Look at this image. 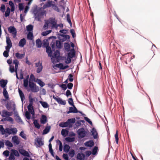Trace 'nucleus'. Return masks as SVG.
I'll return each instance as SVG.
<instances>
[{
	"label": "nucleus",
	"mask_w": 160,
	"mask_h": 160,
	"mask_svg": "<svg viewBox=\"0 0 160 160\" xmlns=\"http://www.w3.org/2000/svg\"><path fill=\"white\" fill-rule=\"evenodd\" d=\"M53 3H54V2L51 0H48L43 6V8L45 9L47 8L51 7Z\"/></svg>",
	"instance_id": "nucleus-11"
},
{
	"label": "nucleus",
	"mask_w": 160,
	"mask_h": 160,
	"mask_svg": "<svg viewBox=\"0 0 160 160\" xmlns=\"http://www.w3.org/2000/svg\"><path fill=\"white\" fill-rule=\"evenodd\" d=\"M52 32L51 30H47L43 32L42 33V35L43 36H45L49 34L50 33Z\"/></svg>",
	"instance_id": "nucleus-51"
},
{
	"label": "nucleus",
	"mask_w": 160,
	"mask_h": 160,
	"mask_svg": "<svg viewBox=\"0 0 160 160\" xmlns=\"http://www.w3.org/2000/svg\"><path fill=\"white\" fill-rule=\"evenodd\" d=\"M19 152L20 154L24 156L30 157V155L24 149H21L19 150Z\"/></svg>",
	"instance_id": "nucleus-22"
},
{
	"label": "nucleus",
	"mask_w": 160,
	"mask_h": 160,
	"mask_svg": "<svg viewBox=\"0 0 160 160\" xmlns=\"http://www.w3.org/2000/svg\"><path fill=\"white\" fill-rule=\"evenodd\" d=\"M47 121V118L46 116L44 115L42 116L40 119V121L42 123L45 124Z\"/></svg>",
	"instance_id": "nucleus-28"
},
{
	"label": "nucleus",
	"mask_w": 160,
	"mask_h": 160,
	"mask_svg": "<svg viewBox=\"0 0 160 160\" xmlns=\"http://www.w3.org/2000/svg\"><path fill=\"white\" fill-rule=\"evenodd\" d=\"M36 139L37 142L38 143L37 146L38 147H40L44 144L43 141L42 139V138H37Z\"/></svg>",
	"instance_id": "nucleus-18"
},
{
	"label": "nucleus",
	"mask_w": 160,
	"mask_h": 160,
	"mask_svg": "<svg viewBox=\"0 0 160 160\" xmlns=\"http://www.w3.org/2000/svg\"><path fill=\"white\" fill-rule=\"evenodd\" d=\"M5 134L7 133L9 135L10 134H16L18 130L16 128H6L5 129Z\"/></svg>",
	"instance_id": "nucleus-3"
},
{
	"label": "nucleus",
	"mask_w": 160,
	"mask_h": 160,
	"mask_svg": "<svg viewBox=\"0 0 160 160\" xmlns=\"http://www.w3.org/2000/svg\"><path fill=\"white\" fill-rule=\"evenodd\" d=\"M48 22L52 25V28H56L57 26V21L55 18H50L48 20Z\"/></svg>",
	"instance_id": "nucleus-10"
},
{
	"label": "nucleus",
	"mask_w": 160,
	"mask_h": 160,
	"mask_svg": "<svg viewBox=\"0 0 160 160\" xmlns=\"http://www.w3.org/2000/svg\"><path fill=\"white\" fill-rule=\"evenodd\" d=\"M91 134L93 136L94 139H97L98 138V134L96 129L93 128L91 131Z\"/></svg>",
	"instance_id": "nucleus-14"
},
{
	"label": "nucleus",
	"mask_w": 160,
	"mask_h": 160,
	"mask_svg": "<svg viewBox=\"0 0 160 160\" xmlns=\"http://www.w3.org/2000/svg\"><path fill=\"white\" fill-rule=\"evenodd\" d=\"M36 67L37 68L36 70V72L37 73H40L42 71L43 68V66L42 65V63L40 61H39L38 62L35 63Z\"/></svg>",
	"instance_id": "nucleus-7"
},
{
	"label": "nucleus",
	"mask_w": 160,
	"mask_h": 160,
	"mask_svg": "<svg viewBox=\"0 0 160 160\" xmlns=\"http://www.w3.org/2000/svg\"><path fill=\"white\" fill-rule=\"evenodd\" d=\"M62 157L65 160H69V157L67 154L63 153L62 155Z\"/></svg>",
	"instance_id": "nucleus-64"
},
{
	"label": "nucleus",
	"mask_w": 160,
	"mask_h": 160,
	"mask_svg": "<svg viewBox=\"0 0 160 160\" xmlns=\"http://www.w3.org/2000/svg\"><path fill=\"white\" fill-rule=\"evenodd\" d=\"M64 47L66 50L67 51H69L70 49V46L69 43H65Z\"/></svg>",
	"instance_id": "nucleus-52"
},
{
	"label": "nucleus",
	"mask_w": 160,
	"mask_h": 160,
	"mask_svg": "<svg viewBox=\"0 0 160 160\" xmlns=\"http://www.w3.org/2000/svg\"><path fill=\"white\" fill-rule=\"evenodd\" d=\"M71 52L68 53V57L70 58H72L75 56V51L73 48L71 50Z\"/></svg>",
	"instance_id": "nucleus-21"
},
{
	"label": "nucleus",
	"mask_w": 160,
	"mask_h": 160,
	"mask_svg": "<svg viewBox=\"0 0 160 160\" xmlns=\"http://www.w3.org/2000/svg\"><path fill=\"white\" fill-rule=\"evenodd\" d=\"M29 76L28 75L23 80V86L25 88H27L28 86V81Z\"/></svg>",
	"instance_id": "nucleus-30"
},
{
	"label": "nucleus",
	"mask_w": 160,
	"mask_h": 160,
	"mask_svg": "<svg viewBox=\"0 0 160 160\" xmlns=\"http://www.w3.org/2000/svg\"><path fill=\"white\" fill-rule=\"evenodd\" d=\"M65 140L68 142H72L75 141V138L74 137H66L65 138Z\"/></svg>",
	"instance_id": "nucleus-41"
},
{
	"label": "nucleus",
	"mask_w": 160,
	"mask_h": 160,
	"mask_svg": "<svg viewBox=\"0 0 160 160\" xmlns=\"http://www.w3.org/2000/svg\"><path fill=\"white\" fill-rule=\"evenodd\" d=\"M33 124L35 126V127L38 129H39L40 128V125L38 123L37 120L35 119L33 122Z\"/></svg>",
	"instance_id": "nucleus-43"
},
{
	"label": "nucleus",
	"mask_w": 160,
	"mask_h": 160,
	"mask_svg": "<svg viewBox=\"0 0 160 160\" xmlns=\"http://www.w3.org/2000/svg\"><path fill=\"white\" fill-rule=\"evenodd\" d=\"M70 146L67 144L64 145L63 150L65 152H68L70 150Z\"/></svg>",
	"instance_id": "nucleus-32"
},
{
	"label": "nucleus",
	"mask_w": 160,
	"mask_h": 160,
	"mask_svg": "<svg viewBox=\"0 0 160 160\" xmlns=\"http://www.w3.org/2000/svg\"><path fill=\"white\" fill-rule=\"evenodd\" d=\"M9 32L11 33L13 38H16L17 35V31L16 28L13 26H10L8 28Z\"/></svg>",
	"instance_id": "nucleus-4"
},
{
	"label": "nucleus",
	"mask_w": 160,
	"mask_h": 160,
	"mask_svg": "<svg viewBox=\"0 0 160 160\" xmlns=\"http://www.w3.org/2000/svg\"><path fill=\"white\" fill-rule=\"evenodd\" d=\"M26 41L25 38L21 39L18 43V46L20 47H23L26 44Z\"/></svg>",
	"instance_id": "nucleus-17"
},
{
	"label": "nucleus",
	"mask_w": 160,
	"mask_h": 160,
	"mask_svg": "<svg viewBox=\"0 0 160 160\" xmlns=\"http://www.w3.org/2000/svg\"><path fill=\"white\" fill-rule=\"evenodd\" d=\"M6 107L8 110H12L15 112V104L14 102H9L6 105Z\"/></svg>",
	"instance_id": "nucleus-6"
},
{
	"label": "nucleus",
	"mask_w": 160,
	"mask_h": 160,
	"mask_svg": "<svg viewBox=\"0 0 160 160\" xmlns=\"http://www.w3.org/2000/svg\"><path fill=\"white\" fill-rule=\"evenodd\" d=\"M3 94L4 97L7 100L9 99V96L6 88H3Z\"/></svg>",
	"instance_id": "nucleus-33"
},
{
	"label": "nucleus",
	"mask_w": 160,
	"mask_h": 160,
	"mask_svg": "<svg viewBox=\"0 0 160 160\" xmlns=\"http://www.w3.org/2000/svg\"><path fill=\"white\" fill-rule=\"evenodd\" d=\"M15 120L18 122L19 123H23V122L22 120H21L20 117L18 115V114H15Z\"/></svg>",
	"instance_id": "nucleus-29"
},
{
	"label": "nucleus",
	"mask_w": 160,
	"mask_h": 160,
	"mask_svg": "<svg viewBox=\"0 0 160 160\" xmlns=\"http://www.w3.org/2000/svg\"><path fill=\"white\" fill-rule=\"evenodd\" d=\"M5 129L3 128V126L2 125H0V133L2 135L5 134Z\"/></svg>",
	"instance_id": "nucleus-50"
},
{
	"label": "nucleus",
	"mask_w": 160,
	"mask_h": 160,
	"mask_svg": "<svg viewBox=\"0 0 160 160\" xmlns=\"http://www.w3.org/2000/svg\"><path fill=\"white\" fill-rule=\"evenodd\" d=\"M18 91L21 101L23 102V100L25 99L24 95L22 91L20 88H18Z\"/></svg>",
	"instance_id": "nucleus-27"
},
{
	"label": "nucleus",
	"mask_w": 160,
	"mask_h": 160,
	"mask_svg": "<svg viewBox=\"0 0 160 160\" xmlns=\"http://www.w3.org/2000/svg\"><path fill=\"white\" fill-rule=\"evenodd\" d=\"M35 18L39 21H41V19L42 17L43 16L45 13V12H38L36 13H35L34 11Z\"/></svg>",
	"instance_id": "nucleus-8"
},
{
	"label": "nucleus",
	"mask_w": 160,
	"mask_h": 160,
	"mask_svg": "<svg viewBox=\"0 0 160 160\" xmlns=\"http://www.w3.org/2000/svg\"><path fill=\"white\" fill-rule=\"evenodd\" d=\"M15 56L18 59H22L24 57L25 54H20L18 52H17L15 54Z\"/></svg>",
	"instance_id": "nucleus-31"
},
{
	"label": "nucleus",
	"mask_w": 160,
	"mask_h": 160,
	"mask_svg": "<svg viewBox=\"0 0 160 160\" xmlns=\"http://www.w3.org/2000/svg\"><path fill=\"white\" fill-rule=\"evenodd\" d=\"M52 8H53V10L55 11H57L58 12H59L60 10L58 8V7L55 4V2H54V3H53L52 7Z\"/></svg>",
	"instance_id": "nucleus-40"
},
{
	"label": "nucleus",
	"mask_w": 160,
	"mask_h": 160,
	"mask_svg": "<svg viewBox=\"0 0 160 160\" xmlns=\"http://www.w3.org/2000/svg\"><path fill=\"white\" fill-rule=\"evenodd\" d=\"M57 99V101L60 104L65 105L66 103L65 100H63L60 98H58V99Z\"/></svg>",
	"instance_id": "nucleus-36"
},
{
	"label": "nucleus",
	"mask_w": 160,
	"mask_h": 160,
	"mask_svg": "<svg viewBox=\"0 0 160 160\" xmlns=\"http://www.w3.org/2000/svg\"><path fill=\"white\" fill-rule=\"evenodd\" d=\"M50 130V127H47L45 128V129L43 130V134H46L48 133Z\"/></svg>",
	"instance_id": "nucleus-47"
},
{
	"label": "nucleus",
	"mask_w": 160,
	"mask_h": 160,
	"mask_svg": "<svg viewBox=\"0 0 160 160\" xmlns=\"http://www.w3.org/2000/svg\"><path fill=\"white\" fill-rule=\"evenodd\" d=\"M115 141L116 143L117 144H118V131H116V133L115 134Z\"/></svg>",
	"instance_id": "nucleus-58"
},
{
	"label": "nucleus",
	"mask_w": 160,
	"mask_h": 160,
	"mask_svg": "<svg viewBox=\"0 0 160 160\" xmlns=\"http://www.w3.org/2000/svg\"><path fill=\"white\" fill-rule=\"evenodd\" d=\"M9 152L8 151L6 150L3 152V154L7 157L9 156Z\"/></svg>",
	"instance_id": "nucleus-63"
},
{
	"label": "nucleus",
	"mask_w": 160,
	"mask_h": 160,
	"mask_svg": "<svg viewBox=\"0 0 160 160\" xmlns=\"http://www.w3.org/2000/svg\"><path fill=\"white\" fill-rule=\"evenodd\" d=\"M67 122L69 125V127L70 128L72 126V125L71 124L74 123L75 122V119L74 118L69 119L68 120Z\"/></svg>",
	"instance_id": "nucleus-26"
},
{
	"label": "nucleus",
	"mask_w": 160,
	"mask_h": 160,
	"mask_svg": "<svg viewBox=\"0 0 160 160\" xmlns=\"http://www.w3.org/2000/svg\"><path fill=\"white\" fill-rule=\"evenodd\" d=\"M56 142L57 143H58L59 144V150L61 152L62 151V142H61V141L59 140H57L56 141Z\"/></svg>",
	"instance_id": "nucleus-38"
},
{
	"label": "nucleus",
	"mask_w": 160,
	"mask_h": 160,
	"mask_svg": "<svg viewBox=\"0 0 160 160\" xmlns=\"http://www.w3.org/2000/svg\"><path fill=\"white\" fill-rule=\"evenodd\" d=\"M84 144L87 147H91L94 145V142L93 141L90 140L86 142Z\"/></svg>",
	"instance_id": "nucleus-24"
},
{
	"label": "nucleus",
	"mask_w": 160,
	"mask_h": 160,
	"mask_svg": "<svg viewBox=\"0 0 160 160\" xmlns=\"http://www.w3.org/2000/svg\"><path fill=\"white\" fill-rule=\"evenodd\" d=\"M50 45L51 46L52 50L54 51L55 48L56 46L58 48H61L62 47V43L59 40H54L51 43Z\"/></svg>",
	"instance_id": "nucleus-2"
},
{
	"label": "nucleus",
	"mask_w": 160,
	"mask_h": 160,
	"mask_svg": "<svg viewBox=\"0 0 160 160\" xmlns=\"http://www.w3.org/2000/svg\"><path fill=\"white\" fill-rule=\"evenodd\" d=\"M37 82L41 87H43L45 85V83L40 79H37Z\"/></svg>",
	"instance_id": "nucleus-49"
},
{
	"label": "nucleus",
	"mask_w": 160,
	"mask_h": 160,
	"mask_svg": "<svg viewBox=\"0 0 160 160\" xmlns=\"http://www.w3.org/2000/svg\"><path fill=\"white\" fill-rule=\"evenodd\" d=\"M73 107H70L69 108V110L67 112V114L71 113H77L78 112V110L75 106L72 105Z\"/></svg>",
	"instance_id": "nucleus-13"
},
{
	"label": "nucleus",
	"mask_w": 160,
	"mask_h": 160,
	"mask_svg": "<svg viewBox=\"0 0 160 160\" xmlns=\"http://www.w3.org/2000/svg\"><path fill=\"white\" fill-rule=\"evenodd\" d=\"M77 132L79 136V138H82L85 137L86 135V132L84 129L81 128L78 129Z\"/></svg>",
	"instance_id": "nucleus-5"
},
{
	"label": "nucleus",
	"mask_w": 160,
	"mask_h": 160,
	"mask_svg": "<svg viewBox=\"0 0 160 160\" xmlns=\"http://www.w3.org/2000/svg\"><path fill=\"white\" fill-rule=\"evenodd\" d=\"M3 120L9 121L11 123H13V119L11 117H6L5 118H3L2 120V121H3Z\"/></svg>",
	"instance_id": "nucleus-48"
},
{
	"label": "nucleus",
	"mask_w": 160,
	"mask_h": 160,
	"mask_svg": "<svg viewBox=\"0 0 160 160\" xmlns=\"http://www.w3.org/2000/svg\"><path fill=\"white\" fill-rule=\"evenodd\" d=\"M46 51L48 53V56L51 57L52 56V52L50 47L47 46L46 47Z\"/></svg>",
	"instance_id": "nucleus-25"
},
{
	"label": "nucleus",
	"mask_w": 160,
	"mask_h": 160,
	"mask_svg": "<svg viewBox=\"0 0 160 160\" xmlns=\"http://www.w3.org/2000/svg\"><path fill=\"white\" fill-rule=\"evenodd\" d=\"M25 117L27 119L29 120L30 119L31 114L28 111H26V112H25Z\"/></svg>",
	"instance_id": "nucleus-57"
},
{
	"label": "nucleus",
	"mask_w": 160,
	"mask_h": 160,
	"mask_svg": "<svg viewBox=\"0 0 160 160\" xmlns=\"http://www.w3.org/2000/svg\"><path fill=\"white\" fill-rule=\"evenodd\" d=\"M8 83V81L7 80L2 79L0 81V85L3 88H5L6 85Z\"/></svg>",
	"instance_id": "nucleus-19"
},
{
	"label": "nucleus",
	"mask_w": 160,
	"mask_h": 160,
	"mask_svg": "<svg viewBox=\"0 0 160 160\" xmlns=\"http://www.w3.org/2000/svg\"><path fill=\"white\" fill-rule=\"evenodd\" d=\"M28 109L32 115L34 114V112L32 106V103H29L28 106Z\"/></svg>",
	"instance_id": "nucleus-20"
},
{
	"label": "nucleus",
	"mask_w": 160,
	"mask_h": 160,
	"mask_svg": "<svg viewBox=\"0 0 160 160\" xmlns=\"http://www.w3.org/2000/svg\"><path fill=\"white\" fill-rule=\"evenodd\" d=\"M5 143L6 146L9 147H12L13 146L12 143L9 140H6Z\"/></svg>",
	"instance_id": "nucleus-46"
},
{
	"label": "nucleus",
	"mask_w": 160,
	"mask_h": 160,
	"mask_svg": "<svg viewBox=\"0 0 160 160\" xmlns=\"http://www.w3.org/2000/svg\"><path fill=\"white\" fill-rule=\"evenodd\" d=\"M6 43L7 45L9 46H12V43L11 40L9 37H6Z\"/></svg>",
	"instance_id": "nucleus-42"
},
{
	"label": "nucleus",
	"mask_w": 160,
	"mask_h": 160,
	"mask_svg": "<svg viewBox=\"0 0 160 160\" xmlns=\"http://www.w3.org/2000/svg\"><path fill=\"white\" fill-rule=\"evenodd\" d=\"M98 147H94V148L92 150V154H93V155H95L96 153L97 152V150H98Z\"/></svg>",
	"instance_id": "nucleus-60"
},
{
	"label": "nucleus",
	"mask_w": 160,
	"mask_h": 160,
	"mask_svg": "<svg viewBox=\"0 0 160 160\" xmlns=\"http://www.w3.org/2000/svg\"><path fill=\"white\" fill-rule=\"evenodd\" d=\"M10 12V9L9 7L7 8L6 11L5 13V17H7L9 16Z\"/></svg>",
	"instance_id": "nucleus-53"
},
{
	"label": "nucleus",
	"mask_w": 160,
	"mask_h": 160,
	"mask_svg": "<svg viewBox=\"0 0 160 160\" xmlns=\"http://www.w3.org/2000/svg\"><path fill=\"white\" fill-rule=\"evenodd\" d=\"M60 54L59 50H56L55 51L52 56L51 60L53 63H54L55 58L58 59L60 57Z\"/></svg>",
	"instance_id": "nucleus-9"
},
{
	"label": "nucleus",
	"mask_w": 160,
	"mask_h": 160,
	"mask_svg": "<svg viewBox=\"0 0 160 160\" xmlns=\"http://www.w3.org/2000/svg\"><path fill=\"white\" fill-rule=\"evenodd\" d=\"M12 112H9L4 110H3L2 112V116L3 118L6 117V116H8L9 117L12 115Z\"/></svg>",
	"instance_id": "nucleus-12"
},
{
	"label": "nucleus",
	"mask_w": 160,
	"mask_h": 160,
	"mask_svg": "<svg viewBox=\"0 0 160 160\" xmlns=\"http://www.w3.org/2000/svg\"><path fill=\"white\" fill-rule=\"evenodd\" d=\"M13 64H15V67L14 68L13 64L9 66V71L12 73L15 72H16V75L17 78L18 79H19V78L18 76L17 72L19 65V61L17 59H15L13 61Z\"/></svg>",
	"instance_id": "nucleus-1"
},
{
	"label": "nucleus",
	"mask_w": 160,
	"mask_h": 160,
	"mask_svg": "<svg viewBox=\"0 0 160 160\" xmlns=\"http://www.w3.org/2000/svg\"><path fill=\"white\" fill-rule=\"evenodd\" d=\"M36 46L37 48H40L42 46V41L40 39H38L36 40Z\"/></svg>",
	"instance_id": "nucleus-35"
},
{
	"label": "nucleus",
	"mask_w": 160,
	"mask_h": 160,
	"mask_svg": "<svg viewBox=\"0 0 160 160\" xmlns=\"http://www.w3.org/2000/svg\"><path fill=\"white\" fill-rule=\"evenodd\" d=\"M15 159L14 156L12 154V152H11L8 158L9 160H14Z\"/></svg>",
	"instance_id": "nucleus-62"
},
{
	"label": "nucleus",
	"mask_w": 160,
	"mask_h": 160,
	"mask_svg": "<svg viewBox=\"0 0 160 160\" xmlns=\"http://www.w3.org/2000/svg\"><path fill=\"white\" fill-rule=\"evenodd\" d=\"M61 134L63 136H65L68 133V131L64 129H62L61 132Z\"/></svg>",
	"instance_id": "nucleus-56"
},
{
	"label": "nucleus",
	"mask_w": 160,
	"mask_h": 160,
	"mask_svg": "<svg viewBox=\"0 0 160 160\" xmlns=\"http://www.w3.org/2000/svg\"><path fill=\"white\" fill-rule=\"evenodd\" d=\"M85 158V155L82 153H78L77 154V158L78 160H83Z\"/></svg>",
	"instance_id": "nucleus-23"
},
{
	"label": "nucleus",
	"mask_w": 160,
	"mask_h": 160,
	"mask_svg": "<svg viewBox=\"0 0 160 160\" xmlns=\"http://www.w3.org/2000/svg\"><path fill=\"white\" fill-rule=\"evenodd\" d=\"M12 141L16 145H18L20 143V141L18 137L16 136H14L12 138Z\"/></svg>",
	"instance_id": "nucleus-16"
},
{
	"label": "nucleus",
	"mask_w": 160,
	"mask_h": 160,
	"mask_svg": "<svg viewBox=\"0 0 160 160\" xmlns=\"http://www.w3.org/2000/svg\"><path fill=\"white\" fill-rule=\"evenodd\" d=\"M33 34L32 32H29L27 35V38L30 40L33 39Z\"/></svg>",
	"instance_id": "nucleus-39"
},
{
	"label": "nucleus",
	"mask_w": 160,
	"mask_h": 160,
	"mask_svg": "<svg viewBox=\"0 0 160 160\" xmlns=\"http://www.w3.org/2000/svg\"><path fill=\"white\" fill-rule=\"evenodd\" d=\"M39 102L44 108H47L49 107L48 104L46 102L40 101Z\"/></svg>",
	"instance_id": "nucleus-37"
},
{
	"label": "nucleus",
	"mask_w": 160,
	"mask_h": 160,
	"mask_svg": "<svg viewBox=\"0 0 160 160\" xmlns=\"http://www.w3.org/2000/svg\"><path fill=\"white\" fill-rule=\"evenodd\" d=\"M33 29V26L31 25H29L26 27V29L27 31H32Z\"/></svg>",
	"instance_id": "nucleus-55"
},
{
	"label": "nucleus",
	"mask_w": 160,
	"mask_h": 160,
	"mask_svg": "<svg viewBox=\"0 0 160 160\" xmlns=\"http://www.w3.org/2000/svg\"><path fill=\"white\" fill-rule=\"evenodd\" d=\"M32 91L33 92H36L39 91V88L36 85L34 86V88H31Z\"/></svg>",
	"instance_id": "nucleus-44"
},
{
	"label": "nucleus",
	"mask_w": 160,
	"mask_h": 160,
	"mask_svg": "<svg viewBox=\"0 0 160 160\" xmlns=\"http://www.w3.org/2000/svg\"><path fill=\"white\" fill-rule=\"evenodd\" d=\"M12 152V154L16 157H18L19 156V153L16 150L12 149L11 150V152Z\"/></svg>",
	"instance_id": "nucleus-45"
},
{
	"label": "nucleus",
	"mask_w": 160,
	"mask_h": 160,
	"mask_svg": "<svg viewBox=\"0 0 160 160\" xmlns=\"http://www.w3.org/2000/svg\"><path fill=\"white\" fill-rule=\"evenodd\" d=\"M59 126L60 127L62 128L66 127L68 126L69 127V125L68 124L67 121L65 122H62L59 124Z\"/></svg>",
	"instance_id": "nucleus-34"
},
{
	"label": "nucleus",
	"mask_w": 160,
	"mask_h": 160,
	"mask_svg": "<svg viewBox=\"0 0 160 160\" xmlns=\"http://www.w3.org/2000/svg\"><path fill=\"white\" fill-rule=\"evenodd\" d=\"M19 135L23 138L26 139V135L24 134V132L22 131L20 133Z\"/></svg>",
	"instance_id": "nucleus-61"
},
{
	"label": "nucleus",
	"mask_w": 160,
	"mask_h": 160,
	"mask_svg": "<svg viewBox=\"0 0 160 160\" xmlns=\"http://www.w3.org/2000/svg\"><path fill=\"white\" fill-rule=\"evenodd\" d=\"M61 36L63 38V41H65L67 39H69L70 38L69 36L68 35L62 34Z\"/></svg>",
	"instance_id": "nucleus-54"
},
{
	"label": "nucleus",
	"mask_w": 160,
	"mask_h": 160,
	"mask_svg": "<svg viewBox=\"0 0 160 160\" xmlns=\"http://www.w3.org/2000/svg\"><path fill=\"white\" fill-rule=\"evenodd\" d=\"M69 155L71 157H72L74 156L75 154V151L73 149H71L69 152Z\"/></svg>",
	"instance_id": "nucleus-59"
},
{
	"label": "nucleus",
	"mask_w": 160,
	"mask_h": 160,
	"mask_svg": "<svg viewBox=\"0 0 160 160\" xmlns=\"http://www.w3.org/2000/svg\"><path fill=\"white\" fill-rule=\"evenodd\" d=\"M54 67L59 68L60 69L64 70L68 68V65L64 66L62 63H60L56 64L55 66H53V68H54Z\"/></svg>",
	"instance_id": "nucleus-15"
}]
</instances>
